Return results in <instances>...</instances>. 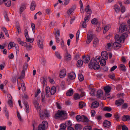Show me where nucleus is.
I'll return each instance as SVG.
<instances>
[{
    "instance_id": "nucleus-46",
    "label": "nucleus",
    "mask_w": 130,
    "mask_h": 130,
    "mask_svg": "<svg viewBox=\"0 0 130 130\" xmlns=\"http://www.w3.org/2000/svg\"><path fill=\"white\" fill-rule=\"evenodd\" d=\"M90 15H86L84 18V21L85 22H87L90 19Z\"/></svg>"
},
{
    "instance_id": "nucleus-49",
    "label": "nucleus",
    "mask_w": 130,
    "mask_h": 130,
    "mask_svg": "<svg viewBox=\"0 0 130 130\" xmlns=\"http://www.w3.org/2000/svg\"><path fill=\"white\" fill-rule=\"evenodd\" d=\"M79 105L80 108H82L85 106V104L83 102H80L79 104Z\"/></svg>"
},
{
    "instance_id": "nucleus-27",
    "label": "nucleus",
    "mask_w": 130,
    "mask_h": 130,
    "mask_svg": "<svg viewBox=\"0 0 130 130\" xmlns=\"http://www.w3.org/2000/svg\"><path fill=\"white\" fill-rule=\"evenodd\" d=\"M34 103L35 108L37 110L40 109V107L37 101H34Z\"/></svg>"
},
{
    "instance_id": "nucleus-14",
    "label": "nucleus",
    "mask_w": 130,
    "mask_h": 130,
    "mask_svg": "<svg viewBox=\"0 0 130 130\" xmlns=\"http://www.w3.org/2000/svg\"><path fill=\"white\" fill-rule=\"evenodd\" d=\"M8 97H9V100L8 102V104L9 105V106L11 107H13V104L11 100L12 97L11 96L10 94H8L7 95Z\"/></svg>"
},
{
    "instance_id": "nucleus-33",
    "label": "nucleus",
    "mask_w": 130,
    "mask_h": 130,
    "mask_svg": "<svg viewBox=\"0 0 130 130\" xmlns=\"http://www.w3.org/2000/svg\"><path fill=\"white\" fill-rule=\"evenodd\" d=\"M25 37L27 42L30 43H32L33 42L34 40V39L33 38H29L28 35L27 36Z\"/></svg>"
},
{
    "instance_id": "nucleus-12",
    "label": "nucleus",
    "mask_w": 130,
    "mask_h": 130,
    "mask_svg": "<svg viewBox=\"0 0 130 130\" xmlns=\"http://www.w3.org/2000/svg\"><path fill=\"white\" fill-rule=\"evenodd\" d=\"M103 124L104 127L106 128L109 127L110 126L111 123L109 121L105 120L103 122Z\"/></svg>"
},
{
    "instance_id": "nucleus-9",
    "label": "nucleus",
    "mask_w": 130,
    "mask_h": 130,
    "mask_svg": "<svg viewBox=\"0 0 130 130\" xmlns=\"http://www.w3.org/2000/svg\"><path fill=\"white\" fill-rule=\"evenodd\" d=\"M47 78L46 77H43L41 78L40 82L43 85V86L46 85L47 84Z\"/></svg>"
},
{
    "instance_id": "nucleus-36",
    "label": "nucleus",
    "mask_w": 130,
    "mask_h": 130,
    "mask_svg": "<svg viewBox=\"0 0 130 130\" xmlns=\"http://www.w3.org/2000/svg\"><path fill=\"white\" fill-rule=\"evenodd\" d=\"M82 126L79 124H77L75 125V129L76 130H80L82 129Z\"/></svg>"
},
{
    "instance_id": "nucleus-17",
    "label": "nucleus",
    "mask_w": 130,
    "mask_h": 130,
    "mask_svg": "<svg viewBox=\"0 0 130 130\" xmlns=\"http://www.w3.org/2000/svg\"><path fill=\"white\" fill-rule=\"evenodd\" d=\"M83 61L85 63H88L90 59V57L88 56H83Z\"/></svg>"
},
{
    "instance_id": "nucleus-35",
    "label": "nucleus",
    "mask_w": 130,
    "mask_h": 130,
    "mask_svg": "<svg viewBox=\"0 0 130 130\" xmlns=\"http://www.w3.org/2000/svg\"><path fill=\"white\" fill-rule=\"evenodd\" d=\"M60 44L61 47L62 49H66V46L64 45V41L62 38L61 39Z\"/></svg>"
},
{
    "instance_id": "nucleus-6",
    "label": "nucleus",
    "mask_w": 130,
    "mask_h": 130,
    "mask_svg": "<svg viewBox=\"0 0 130 130\" xmlns=\"http://www.w3.org/2000/svg\"><path fill=\"white\" fill-rule=\"evenodd\" d=\"M43 38L41 36H38L37 38V43L38 47L41 49L43 47Z\"/></svg>"
},
{
    "instance_id": "nucleus-44",
    "label": "nucleus",
    "mask_w": 130,
    "mask_h": 130,
    "mask_svg": "<svg viewBox=\"0 0 130 130\" xmlns=\"http://www.w3.org/2000/svg\"><path fill=\"white\" fill-rule=\"evenodd\" d=\"M55 55L59 59H61L62 57L60 53L57 51L56 52H55Z\"/></svg>"
},
{
    "instance_id": "nucleus-31",
    "label": "nucleus",
    "mask_w": 130,
    "mask_h": 130,
    "mask_svg": "<svg viewBox=\"0 0 130 130\" xmlns=\"http://www.w3.org/2000/svg\"><path fill=\"white\" fill-rule=\"evenodd\" d=\"M111 26L110 25L107 24L106 25L104 28L103 31L104 33H105L106 31H108L110 28Z\"/></svg>"
},
{
    "instance_id": "nucleus-28",
    "label": "nucleus",
    "mask_w": 130,
    "mask_h": 130,
    "mask_svg": "<svg viewBox=\"0 0 130 130\" xmlns=\"http://www.w3.org/2000/svg\"><path fill=\"white\" fill-rule=\"evenodd\" d=\"M123 121H126L130 120V116L128 115H124L122 118Z\"/></svg>"
},
{
    "instance_id": "nucleus-64",
    "label": "nucleus",
    "mask_w": 130,
    "mask_h": 130,
    "mask_svg": "<svg viewBox=\"0 0 130 130\" xmlns=\"http://www.w3.org/2000/svg\"><path fill=\"white\" fill-rule=\"evenodd\" d=\"M128 107V105L127 103L124 104L122 106V108L123 109H126Z\"/></svg>"
},
{
    "instance_id": "nucleus-63",
    "label": "nucleus",
    "mask_w": 130,
    "mask_h": 130,
    "mask_svg": "<svg viewBox=\"0 0 130 130\" xmlns=\"http://www.w3.org/2000/svg\"><path fill=\"white\" fill-rule=\"evenodd\" d=\"M15 45L14 43L13 42H11L9 43L8 45V47L10 46V49L12 47H14Z\"/></svg>"
},
{
    "instance_id": "nucleus-30",
    "label": "nucleus",
    "mask_w": 130,
    "mask_h": 130,
    "mask_svg": "<svg viewBox=\"0 0 130 130\" xmlns=\"http://www.w3.org/2000/svg\"><path fill=\"white\" fill-rule=\"evenodd\" d=\"M36 5L35 2L32 1L31 3L30 9L31 10L33 11L35 10V8Z\"/></svg>"
},
{
    "instance_id": "nucleus-2",
    "label": "nucleus",
    "mask_w": 130,
    "mask_h": 130,
    "mask_svg": "<svg viewBox=\"0 0 130 130\" xmlns=\"http://www.w3.org/2000/svg\"><path fill=\"white\" fill-rule=\"evenodd\" d=\"M67 114L66 112L62 110H58L55 115V118H60L61 119H64L66 118Z\"/></svg>"
},
{
    "instance_id": "nucleus-56",
    "label": "nucleus",
    "mask_w": 130,
    "mask_h": 130,
    "mask_svg": "<svg viewBox=\"0 0 130 130\" xmlns=\"http://www.w3.org/2000/svg\"><path fill=\"white\" fill-rule=\"evenodd\" d=\"M80 97V96L78 94L76 93L74 95V99L75 100L79 99Z\"/></svg>"
},
{
    "instance_id": "nucleus-13",
    "label": "nucleus",
    "mask_w": 130,
    "mask_h": 130,
    "mask_svg": "<svg viewBox=\"0 0 130 130\" xmlns=\"http://www.w3.org/2000/svg\"><path fill=\"white\" fill-rule=\"evenodd\" d=\"M112 46L115 49H118L121 47V45L120 44L116 42L113 44Z\"/></svg>"
},
{
    "instance_id": "nucleus-10",
    "label": "nucleus",
    "mask_w": 130,
    "mask_h": 130,
    "mask_svg": "<svg viewBox=\"0 0 130 130\" xmlns=\"http://www.w3.org/2000/svg\"><path fill=\"white\" fill-rule=\"evenodd\" d=\"M101 56L103 59L107 60L108 57V55L107 52L103 51L101 53Z\"/></svg>"
},
{
    "instance_id": "nucleus-21",
    "label": "nucleus",
    "mask_w": 130,
    "mask_h": 130,
    "mask_svg": "<svg viewBox=\"0 0 130 130\" xmlns=\"http://www.w3.org/2000/svg\"><path fill=\"white\" fill-rule=\"evenodd\" d=\"M54 33L55 35V36H60V31L58 28H56L54 29Z\"/></svg>"
},
{
    "instance_id": "nucleus-51",
    "label": "nucleus",
    "mask_w": 130,
    "mask_h": 130,
    "mask_svg": "<svg viewBox=\"0 0 130 130\" xmlns=\"http://www.w3.org/2000/svg\"><path fill=\"white\" fill-rule=\"evenodd\" d=\"M78 78L80 81H82L84 80L83 76L81 74H78Z\"/></svg>"
},
{
    "instance_id": "nucleus-39",
    "label": "nucleus",
    "mask_w": 130,
    "mask_h": 130,
    "mask_svg": "<svg viewBox=\"0 0 130 130\" xmlns=\"http://www.w3.org/2000/svg\"><path fill=\"white\" fill-rule=\"evenodd\" d=\"M111 88L107 86L104 88V90L105 93H109L110 91Z\"/></svg>"
},
{
    "instance_id": "nucleus-50",
    "label": "nucleus",
    "mask_w": 130,
    "mask_h": 130,
    "mask_svg": "<svg viewBox=\"0 0 130 130\" xmlns=\"http://www.w3.org/2000/svg\"><path fill=\"white\" fill-rule=\"evenodd\" d=\"M65 124L67 127H69L71 126L72 123L69 120L66 122Z\"/></svg>"
},
{
    "instance_id": "nucleus-32",
    "label": "nucleus",
    "mask_w": 130,
    "mask_h": 130,
    "mask_svg": "<svg viewBox=\"0 0 130 130\" xmlns=\"http://www.w3.org/2000/svg\"><path fill=\"white\" fill-rule=\"evenodd\" d=\"M99 42V40L98 39L95 38L94 39L93 43V46L94 47H96L98 45Z\"/></svg>"
},
{
    "instance_id": "nucleus-25",
    "label": "nucleus",
    "mask_w": 130,
    "mask_h": 130,
    "mask_svg": "<svg viewBox=\"0 0 130 130\" xmlns=\"http://www.w3.org/2000/svg\"><path fill=\"white\" fill-rule=\"evenodd\" d=\"M93 37H92L91 35L87 36V39L86 41V43L87 44H89L90 43L92 40Z\"/></svg>"
},
{
    "instance_id": "nucleus-22",
    "label": "nucleus",
    "mask_w": 130,
    "mask_h": 130,
    "mask_svg": "<svg viewBox=\"0 0 130 130\" xmlns=\"http://www.w3.org/2000/svg\"><path fill=\"white\" fill-rule=\"evenodd\" d=\"M99 103L97 102H93L91 104V107L92 108H97L99 106Z\"/></svg>"
},
{
    "instance_id": "nucleus-42",
    "label": "nucleus",
    "mask_w": 130,
    "mask_h": 130,
    "mask_svg": "<svg viewBox=\"0 0 130 130\" xmlns=\"http://www.w3.org/2000/svg\"><path fill=\"white\" fill-rule=\"evenodd\" d=\"M119 66L120 69L121 70L124 71H126V67L124 65L122 64H121Z\"/></svg>"
},
{
    "instance_id": "nucleus-23",
    "label": "nucleus",
    "mask_w": 130,
    "mask_h": 130,
    "mask_svg": "<svg viewBox=\"0 0 130 130\" xmlns=\"http://www.w3.org/2000/svg\"><path fill=\"white\" fill-rule=\"evenodd\" d=\"M85 11L88 14H89L90 15L92 13V11L90 9L89 5H88L86 7Z\"/></svg>"
},
{
    "instance_id": "nucleus-38",
    "label": "nucleus",
    "mask_w": 130,
    "mask_h": 130,
    "mask_svg": "<svg viewBox=\"0 0 130 130\" xmlns=\"http://www.w3.org/2000/svg\"><path fill=\"white\" fill-rule=\"evenodd\" d=\"M25 5L22 4V5L20 7V13H21L25 9Z\"/></svg>"
},
{
    "instance_id": "nucleus-3",
    "label": "nucleus",
    "mask_w": 130,
    "mask_h": 130,
    "mask_svg": "<svg viewBox=\"0 0 130 130\" xmlns=\"http://www.w3.org/2000/svg\"><path fill=\"white\" fill-rule=\"evenodd\" d=\"M127 34L125 33H123L121 36L117 34L115 36V39L116 41L120 42L121 43H123L125 37L127 36Z\"/></svg>"
},
{
    "instance_id": "nucleus-48",
    "label": "nucleus",
    "mask_w": 130,
    "mask_h": 130,
    "mask_svg": "<svg viewBox=\"0 0 130 130\" xmlns=\"http://www.w3.org/2000/svg\"><path fill=\"white\" fill-rule=\"evenodd\" d=\"M46 94L45 95L46 97H49V87L48 86H47L45 89Z\"/></svg>"
},
{
    "instance_id": "nucleus-54",
    "label": "nucleus",
    "mask_w": 130,
    "mask_h": 130,
    "mask_svg": "<svg viewBox=\"0 0 130 130\" xmlns=\"http://www.w3.org/2000/svg\"><path fill=\"white\" fill-rule=\"evenodd\" d=\"M97 20V19L95 18L93 19L91 21L92 23V24H95L96 25H97L98 23Z\"/></svg>"
},
{
    "instance_id": "nucleus-8",
    "label": "nucleus",
    "mask_w": 130,
    "mask_h": 130,
    "mask_svg": "<svg viewBox=\"0 0 130 130\" xmlns=\"http://www.w3.org/2000/svg\"><path fill=\"white\" fill-rule=\"evenodd\" d=\"M28 66V64L26 63H25L23 66V70L18 79L22 80L24 77L25 75V71L26 70Z\"/></svg>"
},
{
    "instance_id": "nucleus-7",
    "label": "nucleus",
    "mask_w": 130,
    "mask_h": 130,
    "mask_svg": "<svg viewBox=\"0 0 130 130\" xmlns=\"http://www.w3.org/2000/svg\"><path fill=\"white\" fill-rule=\"evenodd\" d=\"M39 115L41 118L43 119L45 117H48V111L46 109L44 110L43 111H40L39 112Z\"/></svg>"
},
{
    "instance_id": "nucleus-43",
    "label": "nucleus",
    "mask_w": 130,
    "mask_h": 130,
    "mask_svg": "<svg viewBox=\"0 0 130 130\" xmlns=\"http://www.w3.org/2000/svg\"><path fill=\"white\" fill-rule=\"evenodd\" d=\"M114 9L116 12H118L120 11V8L117 5H114Z\"/></svg>"
},
{
    "instance_id": "nucleus-47",
    "label": "nucleus",
    "mask_w": 130,
    "mask_h": 130,
    "mask_svg": "<svg viewBox=\"0 0 130 130\" xmlns=\"http://www.w3.org/2000/svg\"><path fill=\"white\" fill-rule=\"evenodd\" d=\"M111 109L110 107H105L104 108L103 110L104 111H110L111 110Z\"/></svg>"
},
{
    "instance_id": "nucleus-59",
    "label": "nucleus",
    "mask_w": 130,
    "mask_h": 130,
    "mask_svg": "<svg viewBox=\"0 0 130 130\" xmlns=\"http://www.w3.org/2000/svg\"><path fill=\"white\" fill-rule=\"evenodd\" d=\"M26 46L27 50L28 51L31 50L32 47V45H31L30 44H29V45H26Z\"/></svg>"
},
{
    "instance_id": "nucleus-1",
    "label": "nucleus",
    "mask_w": 130,
    "mask_h": 130,
    "mask_svg": "<svg viewBox=\"0 0 130 130\" xmlns=\"http://www.w3.org/2000/svg\"><path fill=\"white\" fill-rule=\"evenodd\" d=\"M89 68H93L95 70H98L100 68V66L99 63L96 62L94 58H92L89 63Z\"/></svg>"
},
{
    "instance_id": "nucleus-29",
    "label": "nucleus",
    "mask_w": 130,
    "mask_h": 130,
    "mask_svg": "<svg viewBox=\"0 0 130 130\" xmlns=\"http://www.w3.org/2000/svg\"><path fill=\"white\" fill-rule=\"evenodd\" d=\"M103 92L101 90H98L97 92L96 96L97 98H99L102 96Z\"/></svg>"
},
{
    "instance_id": "nucleus-58",
    "label": "nucleus",
    "mask_w": 130,
    "mask_h": 130,
    "mask_svg": "<svg viewBox=\"0 0 130 130\" xmlns=\"http://www.w3.org/2000/svg\"><path fill=\"white\" fill-rule=\"evenodd\" d=\"M115 118L116 119V120L118 121L119 120V118L120 117V115L117 113H116L115 115Z\"/></svg>"
},
{
    "instance_id": "nucleus-55",
    "label": "nucleus",
    "mask_w": 130,
    "mask_h": 130,
    "mask_svg": "<svg viewBox=\"0 0 130 130\" xmlns=\"http://www.w3.org/2000/svg\"><path fill=\"white\" fill-rule=\"evenodd\" d=\"M92 127L91 126H85L84 128V130H91Z\"/></svg>"
},
{
    "instance_id": "nucleus-5",
    "label": "nucleus",
    "mask_w": 130,
    "mask_h": 130,
    "mask_svg": "<svg viewBox=\"0 0 130 130\" xmlns=\"http://www.w3.org/2000/svg\"><path fill=\"white\" fill-rule=\"evenodd\" d=\"M124 31H126L127 33H130V27L125 25L120 26L119 31L120 32H122Z\"/></svg>"
},
{
    "instance_id": "nucleus-62",
    "label": "nucleus",
    "mask_w": 130,
    "mask_h": 130,
    "mask_svg": "<svg viewBox=\"0 0 130 130\" xmlns=\"http://www.w3.org/2000/svg\"><path fill=\"white\" fill-rule=\"evenodd\" d=\"M101 58V57L100 56H97L96 58V59H95V60L96 61V62L99 63L100 62V58Z\"/></svg>"
},
{
    "instance_id": "nucleus-34",
    "label": "nucleus",
    "mask_w": 130,
    "mask_h": 130,
    "mask_svg": "<svg viewBox=\"0 0 130 130\" xmlns=\"http://www.w3.org/2000/svg\"><path fill=\"white\" fill-rule=\"evenodd\" d=\"M56 88L55 87L53 86L52 87L51 89V94L52 95H54L56 93Z\"/></svg>"
},
{
    "instance_id": "nucleus-41",
    "label": "nucleus",
    "mask_w": 130,
    "mask_h": 130,
    "mask_svg": "<svg viewBox=\"0 0 130 130\" xmlns=\"http://www.w3.org/2000/svg\"><path fill=\"white\" fill-rule=\"evenodd\" d=\"M111 46V44L110 43H108L105 46L106 49L108 51H110Z\"/></svg>"
},
{
    "instance_id": "nucleus-52",
    "label": "nucleus",
    "mask_w": 130,
    "mask_h": 130,
    "mask_svg": "<svg viewBox=\"0 0 130 130\" xmlns=\"http://www.w3.org/2000/svg\"><path fill=\"white\" fill-rule=\"evenodd\" d=\"M74 9V7H72L70 9L67 11V13L69 15H70L73 11Z\"/></svg>"
},
{
    "instance_id": "nucleus-19",
    "label": "nucleus",
    "mask_w": 130,
    "mask_h": 130,
    "mask_svg": "<svg viewBox=\"0 0 130 130\" xmlns=\"http://www.w3.org/2000/svg\"><path fill=\"white\" fill-rule=\"evenodd\" d=\"M83 122L84 123V124L86 125H88L89 123L90 122L89 119L86 117L84 116H83Z\"/></svg>"
},
{
    "instance_id": "nucleus-53",
    "label": "nucleus",
    "mask_w": 130,
    "mask_h": 130,
    "mask_svg": "<svg viewBox=\"0 0 130 130\" xmlns=\"http://www.w3.org/2000/svg\"><path fill=\"white\" fill-rule=\"evenodd\" d=\"M104 59H101L100 61L101 65L102 66H105L106 64V61Z\"/></svg>"
},
{
    "instance_id": "nucleus-61",
    "label": "nucleus",
    "mask_w": 130,
    "mask_h": 130,
    "mask_svg": "<svg viewBox=\"0 0 130 130\" xmlns=\"http://www.w3.org/2000/svg\"><path fill=\"white\" fill-rule=\"evenodd\" d=\"M79 30H78L76 33V41H78V38H79Z\"/></svg>"
},
{
    "instance_id": "nucleus-57",
    "label": "nucleus",
    "mask_w": 130,
    "mask_h": 130,
    "mask_svg": "<svg viewBox=\"0 0 130 130\" xmlns=\"http://www.w3.org/2000/svg\"><path fill=\"white\" fill-rule=\"evenodd\" d=\"M86 22L84 21L80 23V24L82 25V27L84 28H86L87 26Z\"/></svg>"
},
{
    "instance_id": "nucleus-24",
    "label": "nucleus",
    "mask_w": 130,
    "mask_h": 130,
    "mask_svg": "<svg viewBox=\"0 0 130 130\" xmlns=\"http://www.w3.org/2000/svg\"><path fill=\"white\" fill-rule=\"evenodd\" d=\"M85 11L88 14H89L90 15L92 13V11L90 9L89 5H88L86 7Z\"/></svg>"
},
{
    "instance_id": "nucleus-26",
    "label": "nucleus",
    "mask_w": 130,
    "mask_h": 130,
    "mask_svg": "<svg viewBox=\"0 0 130 130\" xmlns=\"http://www.w3.org/2000/svg\"><path fill=\"white\" fill-rule=\"evenodd\" d=\"M73 93V90L71 88L68 91L66 94L67 96H70L72 95Z\"/></svg>"
},
{
    "instance_id": "nucleus-37",
    "label": "nucleus",
    "mask_w": 130,
    "mask_h": 130,
    "mask_svg": "<svg viewBox=\"0 0 130 130\" xmlns=\"http://www.w3.org/2000/svg\"><path fill=\"white\" fill-rule=\"evenodd\" d=\"M5 6L7 7H10L11 5V2L10 0H8L3 3Z\"/></svg>"
},
{
    "instance_id": "nucleus-18",
    "label": "nucleus",
    "mask_w": 130,
    "mask_h": 130,
    "mask_svg": "<svg viewBox=\"0 0 130 130\" xmlns=\"http://www.w3.org/2000/svg\"><path fill=\"white\" fill-rule=\"evenodd\" d=\"M24 105L25 107V110L27 113L29 112L30 109L29 105L27 102L24 103Z\"/></svg>"
},
{
    "instance_id": "nucleus-15",
    "label": "nucleus",
    "mask_w": 130,
    "mask_h": 130,
    "mask_svg": "<svg viewBox=\"0 0 130 130\" xmlns=\"http://www.w3.org/2000/svg\"><path fill=\"white\" fill-rule=\"evenodd\" d=\"M66 71L65 70L63 69L61 70L59 74V76L60 78H63L66 75Z\"/></svg>"
},
{
    "instance_id": "nucleus-11",
    "label": "nucleus",
    "mask_w": 130,
    "mask_h": 130,
    "mask_svg": "<svg viewBox=\"0 0 130 130\" xmlns=\"http://www.w3.org/2000/svg\"><path fill=\"white\" fill-rule=\"evenodd\" d=\"M64 60L66 61H68L71 59V56L69 53L66 52L64 55Z\"/></svg>"
},
{
    "instance_id": "nucleus-45",
    "label": "nucleus",
    "mask_w": 130,
    "mask_h": 130,
    "mask_svg": "<svg viewBox=\"0 0 130 130\" xmlns=\"http://www.w3.org/2000/svg\"><path fill=\"white\" fill-rule=\"evenodd\" d=\"M83 117L80 115H77L76 117V119L78 122H80L82 121Z\"/></svg>"
},
{
    "instance_id": "nucleus-16",
    "label": "nucleus",
    "mask_w": 130,
    "mask_h": 130,
    "mask_svg": "<svg viewBox=\"0 0 130 130\" xmlns=\"http://www.w3.org/2000/svg\"><path fill=\"white\" fill-rule=\"evenodd\" d=\"M124 101L122 99H120L116 101L115 104L117 106L121 105L124 102Z\"/></svg>"
},
{
    "instance_id": "nucleus-4",
    "label": "nucleus",
    "mask_w": 130,
    "mask_h": 130,
    "mask_svg": "<svg viewBox=\"0 0 130 130\" xmlns=\"http://www.w3.org/2000/svg\"><path fill=\"white\" fill-rule=\"evenodd\" d=\"M48 126V123L46 121H43L41 124H39L38 127V130H45Z\"/></svg>"
},
{
    "instance_id": "nucleus-40",
    "label": "nucleus",
    "mask_w": 130,
    "mask_h": 130,
    "mask_svg": "<svg viewBox=\"0 0 130 130\" xmlns=\"http://www.w3.org/2000/svg\"><path fill=\"white\" fill-rule=\"evenodd\" d=\"M83 61L81 60H79L77 62V66L78 67H80L83 65Z\"/></svg>"
},
{
    "instance_id": "nucleus-20",
    "label": "nucleus",
    "mask_w": 130,
    "mask_h": 130,
    "mask_svg": "<svg viewBox=\"0 0 130 130\" xmlns=\"http://www.w3.org/2000/svg\"><path fill=\"white\" fill-rule=\"evenodd\" d=\"M68 78L70 79L73 80L75 78V75L74 73L72 72L68 75Z\"/></svg>"
},
{
    "instance_id": "nucleus-60",
    "label": "nucleus",
    "mask_w": 130,
    "mask_h": 130,
    "mask_svg": "<svg viewBox=\"0 0 130 130\" xmlns=\"http://www.w3.org/2000/svg\"><path fill=\"white\" fill-rule=\"evenodd\" d=\"M17 117L19 119L20 121H22V119L21 117V116L19 112L18 111L17 113Z\"/></svg>"
}]
</instances>
